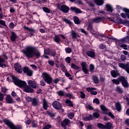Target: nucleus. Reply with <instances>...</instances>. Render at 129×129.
Segmentation results:
<instances>
[{"label":"nucleus","mask_w":129,"mask_h":129,"mask_svg":"<svg viewBox=\"0 0 129 129\" xmlns=\"http://www.w3.org/2000/svg\"><path fill=\"white\" fill-rule=\"evenodd\" d=\"M7 81L8 82H13L15 85L20 87V88H24L27 85V83L25 81H22L15 75H10L7 78Z\"/></svg>","instance_id":"obj_2"},{"label":"nucleus","mask_w":129,"mask_h":129,"mask_svg":"<svg viewBox=\"0 0 129 129\" xmlns=\"http://www.w3.org/2000/svg\"><path fill=\"white\" fill-rule=\"evenodd\" d=\"M105 47H106V45H105V44L102 43L99 45V48L100 49H105Z\"/></svg>","instance_id":"obj_63"},{"label":"nucleus","mask_w":129,"mask_h":129,"mask_svg":"<svg viewBox=\"0 0 129 129\" xmlns=\"http://www.w3.org/2000/svg\"><path fill=\"white\" fill-rule=\"evenodd\" d=\"M32 102V105L33 106H38V105L39 104V103L40 102L38 98L36 97H34L32 99V100L31 101Z\"/></svg>","instance_id":"obj_19"},{"label":"nucleus","mask_w":129,"mask_h":129,"mask_svg":"<svg viewBox=\"0 0 129 129\" xmlns=\"http://www.w3.org/2000/svg\"><path fill=\"white\" fill-rule=\"evenodd\" d=\"M70 10V9L69 7L65 5H62L60 7V11H61V12L63 13H64V14H67V13H69Z\"/></svg>","instance_id":"obj_16"},{"label":"nucleus","mask_w":129,"mask_h":129,"mask_svg":"<svg viewBox=\"0 0 129 129\" xmlns=\"http://www.w3.org/2000/svg\"><path fill=\"white\" fill-rule=\"evenodd\" d=\"M69 122H70V120L68 118H65L61 123V126L65 127V126H66V125H68V124H69Z\"/></svg>","instance_id":"obj_24"},{"label":"nucleus","mask_w":129,"mask_h":129,"mask_svg":"<svg viewBox=\"0 0 129 129\" xmlns=\"http://www.w3.org/2000/svg\"><path fill=\"white\" fill-rule=\"evenodd\" d=\"M60 67H61L62 71L63 72H64V71H65V69L66 68L65 67V65H64V64H63V63H60Z\"/></svg>","instance_id":"obj_64"},{"label":"nucleus","mask_w":129,"mask_h":129,"mask_svg":"<svg viewBox=\"0 0 129 129\" xmlns=\"http://www.w3.org/2000/svg\"><path fill=\"white\" fill-rule=\"evenodd\" d=\"M87 30L88 31H89L90 33H91V34H94L93 33H94V29H93V25L91 24V23L88 24Z\"/></svg>","instance_id":"obj_26"},{"label":"nucleus","mask_w":129,"mask_h":129,"mask_svg":"<svg viewBox=\"0 0 129 129\" xmlns=\"http://www.w3.org/2000/svg\"><path fill=\"white\" fill-rule=\"evenodd\" d=\"M5 63L6 59L0 56V67H1V68H4V66L5 68L7 67V64H6Z\"/></svg>","instance_id":"obj_21"},{"label":"nucleus","mask_w":129,"mask_h":129,"mask_svg":"<svg viewBox=\"0 0 129 129\" xmlns=\"http://www.w3.org/2000/svg\"><path fill=\"white\" fill-rule=\"evenodd\" d=\"M93 102L94 103H96V104H97V105H98L99 103H100V102L99 101V99H98V98H97L94 99Z\"/></svg>","instance_id":"obj_55"},{"label":"nucleus","mask_w":129,"mask_h":129,"mask_svg":"<svg viewBox=\"0 0 129 129\" xmlns=\"http://www.w3.org/2000/svg\"><path fill=\"white\" fill-rule=\"evenodd\" d=\"M124 21L123 20H122V19L120 18L119 19H118V20L117 21V24H121V25H124Z\"/></svg>","instance_id":"obj_51"},{"label":"nucleus","mask_w":129,"mask_h":129,"mask_svg":"<svg viewBox=\"0 0 129 129\" xmlns=\"http://www.w3.org/2000/svg\"><path fill=\"white\" fill-rule=\"evenodd\" d=\"M18 38H19V36L17 35V33L14 31H11V36H10L11 41L12 42H16Z\"/></svg>","instance_id":"obj_12"},{"label":"nucleus","mask_w":129,"mask_h":129,"mask_svg":"<svg viewBox=\"0 0 129 129\" xmlns=\"http://www.w3.org/2000/svg\"><path fill=\"white\" fill-rule=\"evenodd\" d=\"M99 116H100V115L98 112H95L93 113V117L95 118H98Z\"/></svg>","instance_id":"obj_41"},{"label":"nucleus","mask_w":129,"mask_h":129,"mask_svg":"<svg viewBox=\"0 0 129 129\" xmlns=\"http://www.w3.org/2000/svg\"><path fill=\"white\" fill-rule=\"evenodd\" d=\"M65 61L67 63H71V57L68 56L67 58H65Z\"/></svg>","instance_id":"obj_62"},{"label":"nucleus","mask_w":129,"mask_h":129,"mask_svg":"<svg viewBox=\"0 0 129 129\" xmlns=\"http://www.w3.org/2000/svg\"><path fill=\"white\" fill-rule=\"evenodd\" d=\"M64 102L66 103V105H67L68 106H71V107H73V106H74V105H73L71 100L67 99Z\"/></svg>","instance_id":"obj_30"},{"label":"nucleus","mask_w":129,"mask_h":129,"mask_svg":"<svg viewBox=\"0 0 129 129\" xmlns=\"http://www.w3.org/2000/svg\"><path fill=\"white\" fill-rule=\"evenodd\" d=\"M74 22L76 25H80L81 24V21L77 16H75L73 17Z\"/></svg>","instance_id":"obj_32"},{"label":"nucleus","mask_w":129,"mask_h":129,"mask_svg":"<svg viewBox=\"0 0 129 129\" xmlns=\"http://www.w3.org/2000/svg\"><path fill=\"white\" fill-rule=\"evenodd\" d=\"M116 91L119 93V94H122L123 93V90H122V89L120 88L119 86H117L116 88Z\"/></svg>","instance_id":"obj_38"},{"label":"nucleus","mask_w":129,"mask_h":129,"mask_svg":"<svg viewBox=\"0 0 129 129\" xmlns=\"http://www.w3.org/2000/svg\"><path fill=\"white\" fill-rule=\"evenodd\" d=\"M14 68L15 69V71L17 73H19V74H22L23 73V69H22V66L21 65H19L18 63H16L14 64Z\"/></svg>","instance_id":"obj_10"},{"label":"nucleus","mask_w":129,"mask_h":129,"mask_svg":"<svg viewBox=\"0 0 129 129\" xmlns=\"http://www.w3.org/2000/svg\"><path fill=\"white\" fill-rule=\"evenodd\" d=\"M63 22H64L65 23H66L67 24L69 25L70 26H72V24H73V23H72V22H71V21H70L66 18H64L63 19Z\"/></svg>","instance_id":"obj_39"},{"label":"nucleus","mask_w":129,"mask_h":129,"mask_svg":"<svg viewBox=\"0 0 129 129\" xmlns=\"http://www.w3.org/2000/svg\"><path fill=\"white\" fill-rule=\"evenodd\" d=\"M52 105L53 108H55V109H57V110L62 108V104H61L58 101H54L52 103Z\"/></svg>","instance_id":"obj_7"},{"label":"nucleus","mask_w":129,"mask_h":129,"mask_svg":"<svg viewBox=\"0 0 129 129\" xmlns=\"http://www.w3.org/2000/svg\"><path fill=\"white\" fill-rule=\"evenodd\" d=\"M80 94H81L80 95L81 98H82V99H84V98H85V96H86V95H85V93H84L83 91H81Z\"/></svg>","instance_id":"obj_57"},{"label":"nucleus","mask_w":129,"mask_h":129,"mask_svg":"<svg viewBox=\"0 0 129 129\" xmlns=\"http://www.w3.org/2000/svg\"><path fill=\"white\" fill-rule=\"evenodd\" d=\"M108 115H109V116H110V117H111V118H112V119H114V118H115V117H114V115H113V114H112L111 112H109L108 113Z\"/></svg>","instance_id":"obj_61"},{"label":"nucleus","mask_w":129,"mask_h":129,"mask_svg":"<svg viewBox=\"0 0 129 129\" xmlns=\"http://www.w3.org/2000/svg\"><path fill=\"white\" fill-rule=\"evenodd\" d=\"M83 119L85 121H89L90 120H93L94 118L93 117V115L90 114L89 116L83 117Z\"/></svg>","instance_id":"obj_27"},{"label":"nucleus","mask_w":129,"mask_h":129,"mask_svg":"<svg viewBox=\"0 0 129 129\" xmlns=\"http://www.w3.org/2000/svg\"><path fill=\"white\" fill-rule=\"evenodd\" d=\"M57 94H58V96H60V97L65 96L64 91H62V90L58 91L57 92Z\"/></svg>","instance_id":"obj_48"},{"label":"nucleus","mask_w":129,"mask_h":129,"mask_svg":"<svg viewBox=\"0 0 129 129\" xmlns=\"http://www.w3.org/2000/svg\"><path fill=\"white\" fill-rule=\"evenodd\" d=\"M24 30H27L29 32L30 37H32V36H35V33H36V30L34 28H30L26 26H24Z\"/></svg>","instance_id":"obj_11"},{"label":"nucleus","mask_w":129,"mask_h":129,"mask_svg":"<svg viewBox=\"0 0 129 129\" xmlns=\"http://www.w3.org/2000/svg\"><path fill=\"white\" fill-rule=\"evenodd\" d=\"M100 108L103 111H107V108L105 106H104V105H101Z\"/></svg>","instance_id":"obj_54"},{"label":"nucleus","mask_w":129,"mask_h":129,"mask_svg":"<svg viewBox=\"0 0 129 129\" xmlns=\"http://www.w3.org/2000/svg\"><path fill=\"white\" fill-rule=\"evenodd\" d=\"M53 40L55 42V43H57L58 44H61V43L62 42L61 38H60L59 35H55Z\"/></svg>","instance_id":"obj_25"},{"label":"nucleus","mask_w":129,"mask_h":129,"mask_svg":"<svg viewBox=\"0 0 129 129\" xmlns=\"http://www.w3.org/2000/svg\"><path fill=\"white\" fill-rule=\"evenodd\" d=\"M3 121L4 124L7 125L10 129H23V126L21 125H16L14 124V122L9 119L4 118L3 119Z\"/></svg>","instance_id":"obj_5"},{"label":"nucleus","mask_w":129,"mask_h":129,"mask_svg":"<svg viewBox=\"0 0 129 129\" xmlns=\"http://www.w3.org/2000/svg\"><path fill=\"white\" fill-rule=\"evenodd\" d=\"M86 54L88 57H90V58H94L95 57V51L93 49L87 50L86 52Z\"/></svg>","instance_id":"obj_13"},{"label":"nucleus","mask_w":129,"mask_h":129,"mask_svg":"<svg viewBox=\"0 0 129 129\" xmlns=\"http://www.w3.org/2000/svg\"><path fill=\"white\" fill-rule=\"evenodd\" d=\"M23 88V91L26 93H33L34 92V89L31 88L29 86H25Z\"/></svg>","instance_id":"obj_15"},{"label":"nucleus","mask_w":129,"mask_h":129,"mask_svg":"<svg viewBox=\"0 0 129 129\" xmlns=\"http://www.w3.org/2000/svg\"><path fill=\"white\" fill-rule=\"evenodd\" d=\"M103 17H97L93 19L92 22L95 24H99V23H101L102 21L103 20Z\"/></svg>","instance_id":"obj_14"},{"label":"nucleus","mask_w":129,"mask_h":129,"mask_svg":"<svg viewBox=\"0 0 129 129\" xmlns=\"http://www.w3.org/2000/svg\"><path fill=\"white\" fill-rule=\"evenodd\" d=\"M94 69H95L94 68V65L93 64H90L89 71L91 72V73H93V70H94Z\"/></svg>","instance_id":"obj_43"},{"label":"nucleus","mask_w":129,"mask_h":129,"mask_svg":"<svg viewBox=\"0 0 129 129\" xmlns=\"http://www.w3.org/2000/svg\"><path fill=\"white\" fill-rule=\"evenodd\" d=\"M29 70L30 68H29V67H24L22 70V71H23V73H24V74H26V73L29 71Z\"/></svg>","instance_id":"obj_46"},{"label":"nucleus","mask_w":129,"mask_h":129,"mask_svg":"<svg viewBox=\"0 0 129 129\" xmlns=\"http://www.w3.org/2000/svg\"><path fill=\"white\" fill-rule=\"evenodd\" d=\"M6 101H7V103L12 104L14 103L15 101L13 100V98H12V96L10 95H7V96L5 98Z\"/></svg>","instance_id":"obj_18"},{"label":"nucleus","mask_w":129,"mask_h":129,"mask_svg":"<svg viewBox=\"0 0 129 129\" xmlns=\"http://www.w3.org/2000/svg\"><path fill=\"white\" fill-rule=\"evenodd\" d=\"M97 126H98V128H100V129H105V125H104L101 123H99L97 124Z\"/></svg>","instance_id":"obj_42"},{"label":"nucleus","mask_w":129,"mask_h":129,"mask_svg":"<svg viewBox=\"0 0 129 129\" xmlns=\"http://www.w3.org/2000/svg\"><path fill=\"white\" fill-rule=\"evenodd\" d=\"M64 96H66V97H68V98H69V100H71L72 99V97H73V95H72V93L66 94Z\"/></svg>","instance_id":"obj_59"},{"label":"nucleus","mask_w":129,"mask_h":129,"mask_svg":"<svg viewBox=\"0 0 129 129\" xmlns=\"http://www.w3.org/2000/svg\"><path fill=\"white\" fill-rule=\"evenodd\" d=\"M28 84L32 88H36V87H37V84L36 83V82H34L33 81L29 80L28 81Z\"/></svg>","instance_id":"obj_22"},{"label":"nucleus","mask_w":129,"mask_h":129,"mask_svg":"<svg viewBox=\"0 0 129 129\" xmlns=\"http://www.w3.org/2000/svg\"><path fill=\"white\" fill-rule=\"evenodd\" d=\"M105 129H113L112 123L110 122H107L105 124Z\"/></svg>","instance_id":"obj_29"},{"label":"nucleus","mask_w":129,"mask_h":129,"mask_svg":"<svg viewBox=\"0 0 129 129\" xmlns=\"http://www.w3.org/2000/svg\"><path fill=\"white\" fill-rule=\"evenodd\" d=\"M42 10L44 13H46V14H49L50 13V12H51V10L47 7H43Z\"/></svg>","instance_id":"obj_40"},{"label":"nucleus","mask_w":129,"mask_h":129,"mask_svg":"<svg viewBox=\"0 0 129 129\" xmlns=\"http://www.w3.org/2000/svg\"><path fill=\"white\" fill-rule=\"evenodd\" d=\"M106 10L107 12H109L110 13H112V12H113V9H112V7H111L110 5L106 4Z\"/></svg>","instance_id":"obj_34"},{"label":"nucleus","mask_w":129,"mask_h":129,"mask_svg":"<svg viewBox=\"0 0 129 129\" xmlns=\"http://www.w3.org/2000/svg\"><path fill=\"white\" fill-rule=\"evenodd\" d=\"M25 99L28 102H32V101L33 100V98L29 96H27L26 97Z\"/></svg>","instance_id":"obj_56"},{"label":"nucleus","mask_w":129,"mask_h":129,"mask_svg":"<svg viewBox=\"0 0 129 129\" xmlns=\"http://www.w3.org/2000/svg\"><path fill=\"white\" fill-rule=\"evenodd\" d=\"M112 82L113 83V84H115L116 85H118L121 83L122 86L125 88H126L129 86L126 78L123 76H119L117 79H114L112 80Z\"/></svg>","instance_id":"obj_3"},{"label":"nucleus","mask_w":129,"mask_h":129,"mask_svg":"<svg viewBox=\"0 0 129 129\" xmlns=\"http://www.w3.org/2000/svg\"><path fill=\"white\" fill-rule=\"evenodd\" d=\"M110 73L112 77H113V78H116L117 76H119V73H118V72L117 71L112 70L110 72Z\"/></svg>","instance_id":"obj_23"},{"label":"nucleus","mask_w":129,"mask_h":129,"mask_svg":"<svg viewBox=\"0 0 129 129\" xmlns=\"http://www.w3.org/2000/svg\"><path fill=\"white\" fill-rule=\"evenodd\" d=\"M116 108L117 111H121V104L119 102H116Z\"/></svg>","instance_id":"obj_37"},{"label":"nucleus","mask_w":129,"mask_h":129,"mask_svg":"<svg viewBox=\"0 0 129 129\" xmlns=\"http://www.w3.org/2000/svg\"><path fill=\"white\" fill-rule=\"evenodd\" d=\"M104 0H94V3L97 6H102L104 4Z\"/></svg>","instance_id":"obj_31"},{"label":"nucleus","mask_w":129,"mask_h":129,"mask_svg":"<svg viewBox=\"0 0 129 129\" xmlns=\"http://www.w3.org/2000/svg\"><path fill=\"white\" fill-rule=\"evenodd\" d=\"M26 75H27V76H30V77L33 76V71L29 69L27 72Z\"/></svg>","instance_id":"obj_53"},{"label":"nucleus","mask_w":129,"mask_h":129,"mask_svg":"<svg viewBox=\"0 0 129 129\" xmlns=\"http://www.w3.org/2000/svg\"><path fill=\"white\" fill-rule=\"evenodd\" d=\"M71 10L72 12H75V13H76V14H82V11H81L80 9L76 7H71Z\"/></svg>","instance_id":"obj_28"},{"label":"nucleus","mask_w":129,"mask_h":129,"mask_svg":"<svg viewBox=\"0 0 129 129\" xmlns=\"http://www.w3.org/2000/svg\"><path fill=\"white\" fill-rule=\"evenodd\" d=\"M4 27H5L7 29H8V26H7V24H6V21L0 19V28H4Z\"/></svg>","instance_id":"obj_35"},{"label":"nucleus","mask_w":129,"mask_h":129,"mask_svg":"<svg viewBox=\"0 0 129 129\" xmlns=\"http://www.w3.org/2000/svg\"><path fill=\"white\" fill-rule=\"evenodd\" d=\"M71 68H72V69H75V70H77L78 72H77L76 73H78V72L81 71V68L76 65L74 63H71Z\"/></svg>","instance_id":"obj_17"},{"label":"nucleus","mask_w":129,"mask_h":129,"mask_svg":"<svg viewBox=\"0 0 129 129\" xmlns=\"http://www.w3.org/2000/svg\"><path fill=\"white\" fill-rule=\"evenodd\" d=\"M86 108L87 109H89V110H94V108L91 104H88L87 106H86Z\"/></svg>","instance_id":"obj_58"},{"label":"nucleus","mask_w":129,"mask_h":129,"mask_svg":"<svg viewBox=\"0 0 129 129\" xmlns=\"http://www.w3.org/2000/svg\"><path fill=\"white\" fill-rule=\"evenodd\" d=\"M98 37H100L101 38H106L107 39H110V40H114L115 43H117L118 42L119 44H121V43H127V42H129V35H127L126 37L119 40H118L115 38H109L108 36H106L103 34H99Z\"/></svg>","instance_id":"obj_4"},{"label":"nucleus","mask_w":129,"mask_h":129,"mask_svg":"<svg viewBox=\"0 0 129 129\" xmlns=\"http://www.w3.org/2000/svg\"><path fill=\"white\" fill-rule=\"evenodd\" d=\"M47 113V114H48V115H49L50 117H55V113L52 112H50L49 111H46V112Z\"/></svg>","instance_id":"obj_44"},{"label":"nucleus","mask_w":129,"mask_h":129,"mask_svg":"<svg viewBox=\"0 0 129 129\" xmlns=\"http://www.w3.org/2000/svg\"><path fill=\"white\" fill-rule=\"evenodd\" d=\"M93 81L95 84H98L99 82V79L97 76H93Z\"/></svg>","instance_id":"obj_36"},{"label":"nucleus","mask_w":129,"mask_h":129,"mask_svg":"<svg viewBox=\"0 0 129 129\" xmlns=\"http://www.w3.org/2000/svg\"><path fill=\"white\" fill-rule=\"evenodd\" d=\"M75 116V114L74 112H71L68 115V117L70 118V119H73V117Z\"/></svg>","instance_id":"obj_47"},{"label":"nucleus","mask_w":129,"mask_h":129,"mask_svg":"<svg viewBox=\"0 0 129 129\" xmlns=\"http://www.w3.org/2000/svg\"><path fill=\"white\" fill-rule=\"evenodd\" d=\"M119 67L120 68H122V69H123L124 70H125V71L129 74V64H124L123 63H119L118 64Z\"/></svg>","instance_id":"obj_9"},{"label":"nucleus","mask_w":129,"mask_h":129,"mask_svg":"<svg viewBox=\"0 0 129 129\" xmlns=\"http://www.w3.org/2000/svg\"><path fill=\"white\" fill-rule=\"evenodd\" d=\"M86 91L88 92H92V91H93V90H96V89L95 88H92V87H87L86 88Z\"/></svg>","instance_id":"obj_45"},{"label":"nucleus","mask_w":129,"mask_h":129,"mask_svg":"<svg viewBox=\"0 0 129 129\" xmlns=\"http://www.w3.org/2000/svg\"><path fill=\"white\" fill-rule=\"evenodd\" d=\"M44 54L45 55H50V49H45L44 50Z\"/></svg>","instance_id":"obj_49"},{"label":"nucleus","mask_w":129,"mask_h":129,"mask_svg":"<svg viewBox=\"0 0 129 129\" xmlns=\"http://www.w3.org/2000/svg\"><path fill=\"white\" fill-rule=\"evenodd\" d=\"M81 66L82 67V70L85 74H89L88 69H87V63H86V62H82Z\"/></svg>","instance_id":"obj_8"},{"label":"nucleus","mask_w":129,"mask_h":129,"mask_svg":"<svg viewBox=\"0 0 129 129\" xmlns=\"http://www.w3.org/2000/svg\"><path fill=\"white\" fill-rule=\"evenodd\" d=\"M43 108L44 110H47L48 107H49V105H48V101L45 98L43 99Z\"/></svg>","instance_id":"obj_20"},{"label":"nucleus","mask_w":129,"mask_h":129,"mask_svg":"<svg viewBox=\"0 0 129 129\" xmlns=\"http://www.w3.org/2000/svg\"><path fill=\"white\" fill-rule=\"evenodd\" d=\"M65 51L67 54H70V53L72 52V49H71L70 47H66L65 48Z\"/></svg>","instance_id":"obj_50"},{"label":"nucleus","mask_w":129,"mask_h":129,"mask_svg":"<svg viewBox=\"0 0 129 129\" xmlns=\"http://www.w3.org/2000/svg\"><path fill=\"white\" fill-rule=\"evenodd\" d=\"M36 50H37L36 47L29 46L23 51V53L28 59H33L34 57H36V59H39L41 56V53L39 50L35 51Z\"/></svg>","instance_id":"obj_1"},{"label":"nucleus","mask_w":129,"mask_h":129,"mask_svg":"<svg viewBox=\"0 0 129 129\" xmlns=\"http://www.w3.org/2000/svg\"><path fill=\"white\" fill-rule=\"evenodd\" d=\"M50 52L51 56H52V57H55L56 56V50L51 49Z\"/></svg>","instance_id":"obj_52"},{"label":"nucleus","mask_w":129,"mask_h":129,"mask_svg":"<svg viewBox=\"0 0 129 129\" xmlns=\"http://www.w3.org/2000/svg\"><path fill=\"white\" fill-rule=\"evenodd\" d=\"M71 36H72V39H76L77 37H79L77 32H75L74 30H72L71 31Z\"/></svg>","instance_id":"obj_33"},{"label":"nucleus","mask_w":129,"mask_h":129,"mask_svg":"<svg viewBox=\"0 0 129 129\" xmlns=\"http://www.w3.org/2000/svg\"><path fill=\"white\" fill-rule=\"evenodd\" d=\"M42 76L44 81L45 82H46L47 84H51V83H52L53 79L50 76L49 74L47 73H43Z\"/></svg>","instance_id":"obj_6"},{"label":"nucleus","mask_w":129,"mask_h":129,"mask_svg":"<svg viewBox=\"0 0 129 129\" xmlns=\"http://www.w3.org/2000/svg\"><path fill=\"white\" fill-rule=\"evenodd\" d=\"M52 128V125L48 124L45 125L42 129H50Z\"/></svg>","instance_id":"obj_60"}]
</instances>
